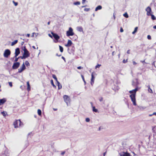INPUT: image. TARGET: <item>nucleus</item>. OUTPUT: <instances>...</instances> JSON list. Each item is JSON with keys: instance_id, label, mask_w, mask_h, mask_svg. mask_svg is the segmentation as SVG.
I'll return each instance as SVG.
<instances>
[{"instance_id": "obj_4", "label": "nucleus", "mask_w": 156, "mask_h": 156, "mask_svg": "<svg viewBox=\"0 0 156 156\" xmlns=\"http://www.w3.org/2000/svg\"><path fill=\"white\" fill-rule=\"evenodd\" d=\"M11 51L9 49H6L4 51L3 56L5 58H8L11 54Z\"/></svg>"}, {"instance_id": "obj_24", "label": "nucleus", "mask_w": 156, "mask_h": 156, "mask_svg": "<svg viewBox=\"0 0 156 156\" xmlns=\"http://www.w3.org/2000/svg\"><path fill=\"white\" fill-rule=\"evenodd\" d=\"M150 16H151V19L153 20H155L156 19V17L153 15L151 14V15Z\"/></svg>"}, {"instance_id": "obj_33", "label": "nucleus", "mask_w": 156, "mask_h": 156, "mask_svg": "<svg viewBox=\"0 0 156 156\" xmlns=\"http://www.w3.org/2000/svg\"><path fill=\"white\" fill-rule=\"evenodd\" d=\"M2 113L4 116L5 117L6 116V113L5 112L3 111L2 112Z\"/></svg>"}, {"instance_id": "obj_2", "label": "nucleus", "mask_w": 156, "mask_h": 156, "mask_svg": "<svg viewBox=\"0 0 156 156\" xmlns=\"http://www.w3.org/2000/svg\"><path fill=\"white\" fill-rule=\"evenodd\" d=\"M13 125L15 128L18 127L19 126H22L23 125V123L21 122L20 119L16 120L14 122Z\"/></svg>"}, {"instance_id": "obj_30", "label": "nucleus", "mask_w": 156, "mask_h": 156, "mask_svg": "<svg viewBox=\"0 0 156 156\" xmlns=\"http://www.w3.org/2000/svg\"><path fill=\"white\" fill-rule=\"evenodd\" d=\"M138 28L137 27H136L135 28L134 30V31L132 32L133 34H134L135 33H136L137 30Z\"/></svg>"}, {"instance_id": "obj_58", "label": "nucleus", "mask_w": 156, "mask_h": 156, "mask_svg": "<svg viewBox=\"0 0 156 156\" xmlns=\"http://www.w3.org/2000/svg\"><path fill=\"white\" fill-rule=\"evenodd\" d=\"M153 115H156V112H154L153 113Z\"/></svg>"}, {"instance_id": "obj_45", "label": "nucleus", "mask_w": 156, "mask_h": 156, "mask_svg": "<svg viewBox=\"0 0 156 156\" xmlns=\"http://www.w3.org/2000/svg\"><path fill=\"white\" fill-rule=\"evenodd\" d=\"M28 145H29V143L28 141H27V144H26V145H25V148L27 147V146H28Z\"/></svg>"}, {"instance_id": "obj_12", "label": "nucleus", "mask_w": 156, "mask_h": 156, "mask_svg": "<svg viewBox=\"0 0 156 156\" xmlns=\"http://www.w3.org/2000/svg\"><path fill=\"white\" fill-rule=\"evenodd\" d=\"M23 55L27 58L30 56V54L29 51L27 50V51L24 52Z\"/></svg>"}, {"instance_id": "obj_60", "label": "nucleus", "mask_w": 156, "mask_h": 156, "mask_svg": "<svg viewBox=\"0 0 156 156\" xmlns=\"http://www.w3.org/2000/svg\"><path fill=\"white\" fill-rule=\"evenodd\" d=\"M85 0H82V3H83L85 2Z\"/></svg>"}, {"instance_id": "obj_1", "label": "nucleus", "mask_w": 156, "mask_h": 156, "mask_svg": "<svg viewBox=\"0 0 156 156\" xmlns=\"http://www.w3.org/2000/svg\"><path fill=\"white\" fill-rule=\"evenodd\" d=\"M139 84V83L138 82L137 79H135L133 80L132 85L133 86L135 87H136L132 90H130L129 92L131 94L130 95L131 101L133 102V104L134 105H136V91L139 90L140 88H139L138 87V85Z\"/></svg>"}, {"instance_id": "obj_18", "label": "nucleus", "mask_w": 156, "mask_h": 156, "mask_svg": "<svg viewBox=\"0 0 156 156\" xmlns=\"http://www.w3.org/2000/svg\"><path fill=\"white\" fill-rule=\"evenodd\" d=\"M6 101V100L4 98L0 99V102L2 104H3Z\"/></svg>"}, {"instance_id": "obj_7", "label": "nucleus", "mask_w": 156, "mask_h": 156, "mask_svg": "<svg viewBox=\"0 0 156 156\" xmlns=\"http://www.w3.org/2000/svg\"><path fill=\"white\" fill-rule=\"evenodd\" d=\"M20 63L19 62H14L12 66V69H17L19 66Z\"/></svg>"}, {"instance_id": "obj_43", "label": "nucleus", "mask_w": 156, "mask_h": 156, "mask_svg": "<svg viewBox=\"0 0 156 156\" xmlns=\"http://www.w3.org/2000/svg\"><path fill=\"white\" fill-rule=\"evenodd\" d=\"M90 121V119L89 118H87L86 119V122H89Z\"/></svg>"}, {"instance_id": "obj_8", "label": "nucleus", "mask_w": 156, "mask_h": 156, "mask_svg": "<svg viewBox=\"0 0 156 156\" xmlns=\"http://www.w3.org/2000/svg\"><path fill=\"white\" fill-rule=\"evenodd\" d=\"M26 66L24 63H23L22 66L18 69V72L21 73L26 69Z\"/></svg>"}, {"instance_id": "obj_13", "label": "nucleus", "mask_w": 156, "mask_h": 156, "mask_svg": "<svg viewBox=\"0 0 156 156\" xmlns=\"http://www.w3.org/2000/svg\"><path fill=\"white\" fill-rule=\"evenodd\" d=\"M72 44V41L70 40H68V41L67 44H65V46L66 47H69L71 46Z\"/></svg>"}, {"instance_id": "obj_6", "label": "nucleus", "mask_w": 156, "mask_h": 156, "mask_svg": "<svg viewBox=\"0 0 156 156\" xmlns=\"http://www.w3.org/2000/svg\"><path fill=\"white\" fill-rule=\"evenodd\" d=\"M51 34H52L53 37L56 41H55V43H57L58 39L60 38L59 36L56 34H55L53 32H51Z\"/></svg>"}, {"instance_id": "obj_11", "label": "nucleus", "mask_w": 156, "mask_h": 156, "mask_svg": "<svg viewBox=\"0 0 156 156\" xmlns=\"http://www.w3.org/2000/svg\"><path fill=\"white\" fill-rule=\"evenodd\" d=\"M20 49L19 48H17L15 49V56L14 57H16L20 54Z\"/></svg>"}, {"instance_id": "obj_49", "label": "nucleus", "mask_w": 156, "mask_h": 156, "mask_svg": "<svg viewBox=\"0 0 156 156\" xmlns=\"http://www.w3.org/2000/svg\"><path fill=\"white\" fill-rule=\"evenodd\" d=\"M65 151H64L61 153V154L62 155H64V154H65Z\"/></svg>"}, {"instance_id": "obj_62", "label": "nucleus", "mask_w": 156, "mask_h": 156, "mask_svg": "<svg viewBox=\"0 0 156 156\" xmlns=\"http://www.w3.org/2000/svg\"><path fill=\"white\" fill-rule=\"evenodd\" d=\"M47 24L48 25H49L50 24V22H48Z\"/></svg>"}, {"instance_id": "obj_21", "label": "nucleus", "mask_w": 156, "mask_h": 156, "mask_svg": "<svg viewBox=\"0 0 156 156\" xmlns=\"http://www.w3.org/2000/svg\"><path fill=\"white\" fill-rule=\"evenodd\" d=\"M27 90L28 91H29L30 90V84H29V81H27Z\"/></svg>"}, {"instance_id": "obj_56", "label": "nucleus", "mask_w": 156, "mask_h": 156, "mask_svg": "<svg viewBox=\"0 0 156 156\" xmlns=\"http://www.w3.org/2000/svg\"><path fill=\"white\" fill-rule=\"evenodd\" d=\"M114 53H115V51H113L112 52V55L113 56L114 55Z\"/></svg>"}, {"instance_id": "obj_59", "label": "nucleus", "mask_w": 156, "mask_h": 156, "mask_svg": "<svg viewBox=\"0 0 156 156\" xmlns=\"http://www.w3.org/2000/svg\"><path fill=\"white\" fill-rule=\"evenodd\" d=\"M48 35H49V36L50 37H51V38H52V36H51V35L50 34H48Z\"/></svg>"}, {"instance_id": "obj_41", "label": "nucleus", "mask_w": 156, "mask_h": 156, "mask_svg": "<svg viewBox=\"0 0 156 156\" xmlns=\"http://www.w3.org/2000/svg\"><path fill=\"white\" fill-rule=\"evenodd\" d=\"M99 100L100 102H101L103 101V98L102 97H101L99 98Z\"/></svg>"}, {"instance_id": "obj_51", "label": "nucleus", "mask_w": 156, "mask_h": 156, "mask_svg": "<svg viewBox=\"0 0 156 156\" xmlns=\"http://www.w3.org/2000/svg\"><path fill=\"white\" fill-rule=\"evenodd\" d=\"M119 87L118 86H117L116 87V88L115 89L116 90H119Z\"/></svg>"}, {"instance_id": "obj_55", "label": "nucleus", "mask_w": 156, "mask_h": 156, "mask_svg": "<svg viewBox=\"0 0 156 156\" xmlns=\"http://www.w3.org/2000/svg\"><path fill=\"white\" fill-rule=\"evenodd\" d=\"M62 58L65 61V58L64 57L62 56Z\"/></svg>"}, {"instance_id": "obj_31", "label": "nucleus", "mask_w": 156, "mask_h": 156, "mask_svg": "<svg viewBox=\"0 0 156 156\" xmlns=\"http://www.w3.org/2000/svg\"><path fill=\"white\" fill-rule=\"evenodd\" d=\"M73 4L75 5H78L80 4V2H76L73 3Z\"/></svg>"}, {"instance_id": "obj_9", "label": "nucleus", "mask_w": 156, "mask_h": 156, "mask_svg": "<svg viewBox=\"0 0 156 156\" xmlns=\"http://www.w3.org/2000/svg\"><path fill=\"white\" fill-rule=\"evenodd\" d=\"M146 11H147V15L148 16L151 15V7L149 6L147 7L146 9Z\"/></svg>"}, {"instance_id": "obj_38", "label": "nucleus", "mask_w": 156, "mask_h": 156, "mask_svg": "<svg viewBox=\"0 0 156 156\" xmlns=\"http://www.w3.org/2000/svg\"><path fill=\"white\" fill-rule=\"evenodd\" d=\"M14 58L15 57H14ZM15 59L14 60V62H16L18 61L19 58H20V57L17 58L16 57H15Z\"/></svg>"}, {"instance_id": "obj_39", "label": "nucleus", "mask_w": 156, "mask_h": 156, "mask_svg": "<svg viewBox=\"0 0 156 156\" xmlns=\"http://www.w3.org/2000/svg\"><path fill=\"white\" fill-rule=\"evenodd\" d=\"M20 57V58H21L22 59H25V58H26V57L23 55L22 56H20L19 57Z\"/></svg>"}, {"instance_id": "obj_57", "label": "nucleus", "mask_w": 156, "mask_h": 156, "mask_svg": "<svg viewBox=\"0 0 156 156\" xmlns=\"http://www.w3.org/2000/svg\"><path fill=\"white\" fill-rule=\"evenodd\" d=\"M153 28L154 29H156V25H155V26H154L153 27Z\"/></svg>"}, {"instance_id": "obj_53", "label": "nucleus", "mask_w": 156, "mask_h": 156, "mask_svg": "<svg viewBox=\"0 0 156 156\" xmlns=\"http://www.w3.org/2000/svg\"><path fill=\"white\" fill-rule=\"evenodd\" d=\"M127 53L128 54H129L130 53V50H129L127 51Z\"/></svg>"}, {"instance_id": "obj_19", "label": "nucleus", "mask_w": 156, "mask_h": 156, "mask_svg": "<svg viewBox=\"0 0 156 156\" xmlns=\"http://www.w3.org/2000/svg\"><path fill=\"white\" fill-rule=\"evenodd\" d=\"M102 8V7L101 5H98L96 8L95 9V11H97L98 10H100V9H101Z\"/></svg>"}, {"instance_id": "obj_61", "label": "nucleus", "mask_w": 156, "mask_h": 156, "mask_svg": "<svg viewBox=\"0 0 156 156\" xmlns=\"http://www.w3.org/2000/svg\"><path fill=\"white\" fill-rule=\"evenodd\" d=\"M153 115H153V114H150V115H149V116H152Z\"/></svg>"}, {"instance_id": "obj_5", "label": "nucleus", "mask_w": 156, "mask_h": 156, "mask_svg": "<svg viewBox=\"0 0 156 156\" xmlns=\"http://www.w3.org/2000/svg\"><path fill=\"white\" fill-rule=\"evenodd\" d=\"M63 98L65 102L66 103L67 105L68 106L69 105V103L70 101V98L68 96L65 95H64Z\"/></svg>"}, {"instance_id": "obj_17", "label": "nucleus", "mask_w": 156, "mask_h": 156, "mask_svg": "<svg viewBox=\"0 0 156 156\" xmlns=\"http://www.w3.org/2000/svg\"><path fill=\"white\" fill-rule=\"evenodd\" d=\"M91 104V105L93 108V111L95 112H98V110L97 109H96L95 107L94 106H92L93 103L92 102L90 103Z\"/></svg>"}, {"instance_id": "obj_25", "label": "nucleus", "mask_w": 156, "mask_h": 156, "mask_svg": "<svg viewBox=\"0 0 156 156\" xmlns=\"http://www.w3.org/2000/svg\"><path fill=\"white\" fill-rule=\"evenodd\" d=\"M25 63L27 67L29 66H30V64L28 61H26Z\"/></svg>"}, {"instance_id": "obj_47", "label": "nucleus", "mask_w": 156, "mask_h": 156, "mask_svg": "<svg viewBox=\"0 0 156 156\" xmlns=\"http://www.w3.org/2000/svg\"><path fill=\"white\" fill-rule=\"evenodd\" d=\"M123 31V30L122 27H121L120 28V32H122Z\"/></svg>"}, {"instance_id": "obj_35", "label": "nucleus", "mask_w": 156, "mask_h": 156, "mask_svg": "<svg viewBox=\"0 0 156 156\" xmlns=\"http://www.w3.org/2000/svg\"><path fill=\"white\" fill-rule=\"evenodd\" d=\"M81 77L82 78V79L83 81H84V83L85 84L86 83V82L85 81V80L84 77L82 75H81Z\"/></svg>"}, {"instance_id": "obj_44", "label": "nucleus", "mask_w": 156, "mask_h": 156, "mask_svg": "<svg viewBox=\"0 0 156 156\" xmlns=\"http://www.w3.org/2000/svg\"><path fill=\"white\" fill-rule=\"evenodd\" d=\"M9 85L11 87H12V83L11 82H9Z\"/></svg>"}, {"instance_id": "obj_15", "label": "nucleus", "mask_w": 156, "mask_h": 156, "mask_svg": "<svg viewBox=\"0 0 156 156\" xmlns=\"http://www.w3.org/2000/svg\"><path fill=\"white\" fill-rule=\"evenodd\" d=\"M76 30L79 32H83V28L81 27H78L76 28Z\"/></svg>"}, {"instance_id": "obj_52", "label": "nucleus", "mask_w": 156, "mask_h": 156, "mask_svg": "<svg viewBox=\"0 0 156 156\" xmlns=\"http://www.w3.org/2000/svg\"><path fill=\"white\" fill-rule=\"evenodd\" d=\"M26 36L28 37H29L30 36V34H27L26 35Z\"/></svg>"}, {"instance_id": "obj_20", "label": "nucleus", "mask_w": 156, "mask_h": 156, "mask_svg": "<svg viewBox=\"0 0 156 156\" xmlns=\"http://www.w3.org/2000/svg\"><path fill=\"white\" fill-rule=\"evenodd\" d=\"M148 87V92L151 93H153V91L152 89L150 88V86L149 85H148L147 86Z\"/></svg>"}, {"instance_id": "obj_34", "label": "nucleus", "mask_w": 156, "mask_h": 156, "mask_svg": "<svg viewBox=\"0 0 156 156\" xmlns=\"http://www.w3.org/2000/svg\"><path fill=\"white\" fill-rule=\"evenodd\" d=\"M12 2L14 4V5L15 6L17 5L18 4V3L17 2H16L14 1H12Z\"/></svg>"}, {"instance_id": "obj_54", "label": "nucleus", "mask_w": 156, "mask_h": 156, "mask_svg": "<svg viewBox=\"0 0 156 156\" xmlns=\"http://www.w3.org/2000/svg\"><path fill=\"white\" fill-rule=\"evenodd\" d=\"M34 34H35V33H33L32 34V35L31 36V37H34Z\"/></svg>"}, {"instance_id": "obj_27", "label": "nucleus", "mask_w": 156, "mask_h": 156, "mask_svg": "<svg viewBox=\"0 0 156 156\" xmlns=\"http://www.w3.org/2000/svg\"><path fill=\"white\" fill-rule=\"evenodd\" d=\"M22 49L24 52L27 51V50L25 46L23 47Z\"/></svg>"}, {"instance_id": "obj_29", "label": "nucleus", "mask_w": 156, "mask_h": 156, "mask_svg": "<svg viewBox=\"0 0 156 156\" xmlns=\"http://www.w3.org/2000/svg\"><path fill=\"white\" fill-rule=\"evenodd\" d=\"M59 49L60 51L62 52L63 51V49L62 47L61 46L59 45Z\"/></svg>"}, {"instance_id": "obj_3", "label": "nucleus", "mask_w": 156, "mask_h": 156, "mask_svg": "<svg viewBox=\"0 0 156 156\" xmlns=\"http://www.w3.org/2000/svg\"><path fill=\"white\" fill-rule=\"evenodd\" d=\"M74 33L73 32V29L71 27H69V30L66 31V35L68 37L72 36L74 35Z\"/></svg>"}, {"instance_id": "obj_28", "label": "nucleus", "mask_w": 156, "mask_h": 156, "mask_svg": "<svg viewBox=\"0 0 156 156\" xmlns=\"http://www.w3.org/2000/svg\"><path fill=\"white\" fill-rule=\"evenodd\" d=\"M37 113H38V115L39 116L41 115V110L39 109H38L37 110Z\"/></svg>"}, {"instance_id": "obj_40", "label": "nucleus", "mask_w": 156, "mask_h": 156, "mask_svg": "<svg viewBox=\"0 0 156 156\" xmlns=\"http://www.w3.org/2000/svg\"><path fill=\"white\" fill-rule=\"evenodd\" d=\"M90 10V8H86L84 9V11H85L86 12H88V11H89Z\"/></svg>"}, {"instance_id": "obj_10", "label": "nucleus", "mask_w": 156, "mask_h": 156, "mask_svg": "<svg viewBox=\"0 0 156 156\" xmlns=\"http://www.w3.org/2000/svg\"><path fill=\"white\" fill-rule=\"evenodd\" d=\"M94 73H91V84L92 86L93 85V84L94 83V80L95 79V77L94 76Z\"/></svg>"}, {"instance_id": "obj_50", "label": "nucleus", "mask_w": 156, "mask_h": 156, "mask_svg": "<svg viewBox=\"0 0 156 156\" xmlns=\"http://www.w3.org/2000/svg\"><path fill=\"white\" fill-rule=\"evenodd\" d=\"M133 65H136L137 64L134 61H133Z\"/></svg>"}, {"instance_id": "obj_63", "label": "nucleus", "mask_w": 156, "mask_h": 156, "mask_svg": "<svg viewBox=\"0 0 156 156\" xmlns=\"http://www.w3.org/2000/svg\"><path fill=\"white\" fill-rule=\"evenodd\" d=\"M35 34L36 35V37L38 35V33H35Z\"/></svg>"}, {"instance_id": "obj_14", "label": "nucleus", "mask_w": 156, "mask_h": 156, "mask_svg": "<svg viewBox=\"0 0 156 156\" xmlns=\"http://www.w3.org/2000/svg\"><path fill=\"white\" fill-rule=\"evenodd\" d=\"M9 155L8 151L7 150L5 151L4 153H3L1 156H9Z\"/></svg>"}, {"instance_id": "obj_46", "label": "nucleus", "mask_w": 156, "mask_h": 156, "mask_svg": "<svg viewBox=\"0 0 156 156\" xmlns=\"http://www.w3.org/2000/svg\"><path fill=\"white\" fill-rule=\"evenodd\" d=\"M77 68L78 69H82L83 68L82 67L80 66L78 67Z\"/></svg>"}, {"instance_id": "obj_42", "label": "nucleus", "mask_w": 156, "mask_h": 156, "mask_svg": "<svg viewBox=\"0 0 156 156\" xmlns=\"http://www.w3.org/2000/svg\"><path fill=\"white\" fill-rule=\"evenodd\" d=\"M147 38L148 40H151V37L150 35H148L147 36Z\"/></svg>"}, {"instance_id": "obj_16", "label": "nucleus", "mask_w": 156, "mask_h": 156, "mask_svg": "<svg viewBox=\"0 0 156 156\" xmlns=\"http://www.w3.org/2000/svg\"><path fill=\"white\" fill-rule=\"evenodd\" d=\"M130 154L129 153L126 152H123L122 154H120V156H129Z\"/></svg>"}, {"instance_id": "obj_36", "label": "nucleus", "mask_w": 156, "mask_h": 156, "mask_svg": "<svg viewBox=\"0 0 156 156\" xmlns=\"http://www.w3.org/2000/svg\"><path fill=\"white\" fill-rule=\"evenodd\" d=\"M51 84L54 87H56V86H55V85L54 84V83H53V81L52 80H51Z\"/></svg>"}, {"instance_id": "obj_64", "label": "nucleus", "mask_w": 156, "mask_h": 156, "mask_svg": "<svg viewBox=\"0 0 156 156\" xmlns=\"http://www.w3.org/2000/svg\"><path fill=\"white\" fill-rule=\"evenodd\" d=\"M106 152L104 153V154H103V155H104V156H105V154H106Z\"/></svg>"}, {"instance_id": "obj_32", "label": "nucleus", "mask_w": 156, "mask_h": 156, "mask_svg": "<svg viewBox=\"0 0 156 156\" xmlns=\"http://www.w3.org/2000/svg\"><path fill=\"white\" fill-rule=\"evenodd\" d=\"M123 15L126 18H128L129 17V16L127 13H125L123 14Z\"/></svg>"}, {"instance_id": "obj_23", "label": "nucleus", "mask_w": 156, "mask_h": 156, "mask_svg": "<svg viewBox=\"0 0 156 156\" xmlns=\"http://www.w3.org/2000/svg\"><path fill=\"white\" fill-rule=\"evenodd\" d=\"M17 42L18 41L17 40H15L12 43L11 45L12 46H13L16 44L17 43Z\"/></svg>"}, {"instance_id": "obj_22", "label": "nucleus", "mask_w": 156, "mask_h": 156, "mask_svg": "<svg viewBox=\"0 0 156 156\" xmlns=\"http://www.w3.org/2000/svg\"><path fill=\"white\" fill-rule=\"evenodd\" d=\"M57 85L58 86V89H60L62 88V85L60 84V83L58 81L57 82Z\"/></svg>"}, {"instance_id": "obj_48", "label": "nucleus", "mask_w": 156, "mask_h": 156, "mask_svg": "<svg viewBox=\"0 0 156 156\" xmlns=\"http://www.w3.org/2000/svg\"><path fill=\"white\" fill-rule=\"evenodd\" d=\"M127 62V59L126 60H125V59H124L123 60V62L124 63H126Z\"/></svg>"}, {"instance_id": "obj_26", "label": "nucleus", "mask_w": 156, "mask_h": 156, "mask_svg": "<svg viewBox=\"0 0 156 156\" xmlns=\"http://www.w3.org/2000/svg\"><path fill=\"white\" fill-rule=\"evenodd\" d=\"M52 77L53 78H54V79H55V80L56 81V82L58 81V80H57V78L56 76L55 75L53 74L52 75Z\"/></svg>"}, {"instance_id": "obj_37", "label": "nucleus", "mask_w": 156, "mask_h": 156, "mask_svg": "<svg viewBox=\"0 0 156 156\" xmlns=\"http://www.w3.org/2000/svg\"><path fill=\"white\" fill-rule=\"evenodd\" d=\"M101 66V65L98 64L95 66V69H96L97 68H99Z\"/></svg>"}]
</instances>
